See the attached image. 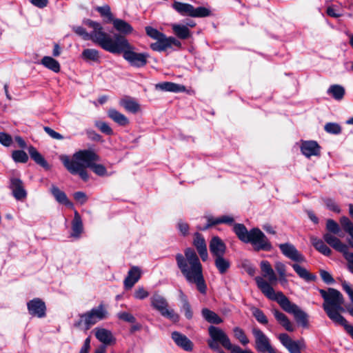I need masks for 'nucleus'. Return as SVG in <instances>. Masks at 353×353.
Returning <instances> with one entry per match:
<instances>
[{
	"mask_svg": "<svg viewBox=\"0 0 353 353\" xmlns=\"http://www.w3.org/2000/svg\"><path fill=\"white\" fill-rule=\"evenodd\" d=\"M59 159L70 174H78L84 181L89 179L87 168L100 176H105L107 173L104 165L97 163L100 161V157L93 150H80L74 152L72 157L62 154Z\"/></svg>",
	"mask_w": 353,
	"mask_h": 353,
	"instance_id": "f257e3e1",
	"label": "nucleus"
},
{
	"mask_svg": "<svg viewBox=\"0 0 353 353\" xmlns=\"http://www.w3.org/2000/svg\"><path fill=\"white\" fill-rule=\"evenodd\" d=\"M176 265L186 281L196 285L201 294H205L207 286L203 275V267L196 252L190 248L184 250V254L175 256Z\"/></svg>",
	"mask_w": 353,
	"mask_h": 353,
	"instance_id": "f03ea898",
	"label": "nucleus"
},
{
	"mask_svg": "<svg viewBox=\"0 0 353 353\" xmlns=\"http://www.w3.org/2000/svg\"><path fill=\"white\" fill-rule=\"evenodd\" d=\"M319 292L324 299L323 307L328 317L334 323L343 325L353 339V325H349L340 314V312L345 311L343 307L344 299L342 294L334 288H329L327 291L321 289Z\"/></svg>",
	"mask_w": 353,
	"mask_h": 353,
	"instance_id": "7ed1b4c3",
	"label": "nucleus"
},
{
	"mask_svg": "<svg viewBox=\"0 0 353 353\" xmlns=\"http://www.w3.org/2000/svg\"><path fill=\"white\" fill-rule=\"evenodd\" d=\"M259 283L262 293L268 299L276 301L285 312L293 314L299 324L303 327H307V314L303 310L296 304L292 303L282 292H275L274 288H271L262 279H259Z\"/></svg>",
	"mask_w": 353,
	"mask_h": 353,
	"instance_id": "20e7f679",
	"label": "nucleus"
},
{
	"mask_svg": "<svg viewBox=\"0 0 353 353\" xmlns=\"http://www.w3.org/2000/svg\"><path fill=\"white\" fill-rule=\"evenodd\" d=\"M106 51L112 54H121L132 66L141 68L147 63L148 54L146 53H137L134 47L130 44L125 37L115 34L112 37Z\"/></svg>",
	"mask_w": 353,
	"mask_h": 353,
	"instance_id": "39448f33",
	"label": "nucleus"
},
{
	"mask_svg": "<svg viewBox=\"0 0 353 353\" xmlns=\"http://www.w3.org/2000/svg\"><path fill=\"white\" fill-rule=\"evenodd\" d=\"M83 24L92 30L89 33L84 28L77 26L73 28L75 33L81 36L84 40H91L101 48L106 50L112 37L107 32H104L102 26L97 21L86 19L83 21Z\"/></svg>",
	"mask_w": 353,
	"mask_h": 353,
	"instance_id": "423d86ee",
	"label": "nucleus"
},
{
	"mask_svg": "<svg viewBox=\"0 0 353 353\" xmlns=\"http://www.w3.org/2000/svg\"><path fill=\"white\" fill-rule=\"evenodd\" d=\"M150 301L151 307L159 312L162 316L174 323L179 321V315L173 309L170 308L167 299L161 294L158 292L154 293L151 296Z\"/></svg>",
	"mask_w": 353,
	"mask_h": 353,
	"instance_id": "0eeeda50",
	"label": "nucleus"
},
{
	"mask_svg": "<svg viewBox=\"0 0 353 353\" xmlns=\"http://www.w3.org/2000/svg\"><path fill=\"white\" fill-rule=\"evenodd\" d=\"M208 333L210 339L208 341V345L210 349L219 351V343H220L225 349L231 350L233 344L222 329L210 325L208 327Z\"/></svg>",
	"mask_w": 353,
	"mask_h": 353,
	"instance_id": "6e6552de",
	"label": "nucleus"
},
{
	"mask_svg": "<svg viewBox=\"0 0 353 353\" xmlns=\"http://www.w3.org/2000/svg\"><path fill=\"white\" fill-rule=\"evenodd\" d=\"M108 312L103 304L98 307L92 308L90 311L80 315V320L75 324L76 326H80L84 324L85 329L89 330L91 326L96 324L99 321L106 318Z\"/></svg>",
	"mask_w": 353,
	"mask_h": 353,
	"instance_id": "1a4fd4ad",
	"label": "nucleus"
},
{
	"mask_svg": "<svg viewBox=\"0 0 353 353\" xmlns=\"http://www.w3.org/2000/svg\"><path fill=\"white\" fill-rule=\"evenodd\" d=\"M251 243L256 251H270L272 250L271 243L267 236L259 228H254L250 230L249 237L246 243Z\"/></svg>",
	"mask_w": 353,
	"mask_h": 353,
	"instance_id": "9d476101",
	"label": "nucleus"
},
{
	"mask_svg": "<svg viewBox=\"0 0 353 353\" xmlns=\"http://www.w3.org/2000/svg\"><path fill=\"white\" fill-rule=\"evenodd\" d=\"M252 333L254 337L255 349L261 353H278L271 345L270 339L259 328L254 327Z\"/></svg>",
	"mask_w": 353,
	"mask_h": 353,
	"instance_id": "9b49d317",
	"label": "nucleus"
},
{
	"mask_svg": "<svg viewBox=\"0 0 353 353\" xmlns=\"http://www.w3.org/2000/svg\"><path fill=\"white\" fill-rule=\"evenodd\" d=\"M260 268L262 272V276H256L254 279L257 287L261 291V288L259 285V279H262L263 281L268 283L271 288H273L272 285L276 284L277 283L278 278L270 262L268 261H262L260 263Z\"/></svg>",
	"mask_w": 353,
	"mask_h": 353,
	"instance_id": "f8f14e48",
	"label": "nucleus"
},
{
	"mask_svg": "<svg viewBox=\"0 0 353 353\" xmlns=\"http://www.w3.org/2000/svg\"><path fill=\"white\" fill-rule=\"evenodd\" d=\"M174 46L179 48H181V43L176 38L172 37H166L165 34H162L156 42L152 43L150 46V48L157 52H164Z\"/></svg>",
	"mask_w": 353,
	"mask_h": 353,
	"instance_id": "ddd939ff",
	"label": "nucleus"
},
{
	"mask_svg": "<svg viewBox=\"0 0 353 353\" xmlns=\"http://www.w3.org/2000/svg\"><path fill=\"white\" fill-rule=\"evenodd\" d=\"M278 339L290 353H301V350L305 348L303 339L294 341L286 333L280 334Z\"/></svg>",
	"mask_w": 353,
	"mask_h": 353,
	"instance_id": "4468645a",
	"label": "nucleus"
},
{
	"mask_svg": "<svg viewBox=\"0 0 353 353\" xmlns=\"http://www.w3.org/2000/svg\"><path fill=\"white\" fill-rule=\"evenodd\" d=\"M282 254L287 258L296 262H304L305 257L291 243H285L279 245Z\"/></svg>",
	"mask_w": 353,
	"mask_h": 353,
	"instance_id": "2eb2a0df",
	"label": "nucleus"
},
{
	"mask_svg": "<svg viewBox=\"0 0 353 353\" xmlns=\"http://www.w3.org/2000/svg\"><path fill=\"white\" fill-rule=\"evenodd\" d=\"M30 314L38 318L46 316V307L45 303L39 298L34 299L27 303Z\"/></svg>",
	"mask_w": 353,
	"mask_h": 353,
	"instance_id": "dca6fc26",
	"label": "nucleus"
},
{
	"mask_svg": "<svg viewBox=\"0 0 353 353\" xmlns=\"http://www.w3.org/2000/svg\"><path fill=\"white\" fill-rule=\"evenodd\" d=\"M323 239L332 248L343 253V255L348 252V247L343 243L339 238L334 236L333 234L325 233L323 235Z\"/></svg>",
	"mask_w": 353,
	"mask_h": 353,
	"instance_id": "f3484780",
	"label": "nucleus"
},
{
	"mask_svg": "<svg viewBox=\"0 0 353 353\" xmlns=\"http://www.w3.org/2000/svg\"><path fill=\"white\" fill-rule=\"evenodd\" d=\"M193 245L196 248L202 261H205L208 259V253L205 241L201 234L198 232L194 234Z\"/></svg>",
	"mask_w": 353,
	"mask_h": 353,
	"instance_id": "a211bd4d",
	"label": "nucleus"
},
{
	"mask_svg": "<svg viewBox=\"0 0 353 353\" xmlns=\"http://www.w3.org/2000/svg\"><path fill=\"white\" fill-rule=\"evenodd\" d=\"M209 248L210 252L214 257L223 256L226 250L225 244L219 236L212 238Z\"/></svg>",
	"mask_w": 353,
	"mask_h": 353,
	"instance_id": "6ab92c4d",
	"label": "nucleus"
},
{
	"mask_svg": "<svg viewBox=\"0 0 353 353\" xmlns=\"http://www.w3.org/2000/svg\"><path fill=\"white\" fill-rule=\"evenodd\" d=\"M10 188L16 199L21 200L26 196L27 194L21 179L18 178H12L10 179Z\"/></svg>",
	"mask_w": 353,
	"mask_h": 353,
	"instance_id": "aec40b11",
	"label": "nucleus"
},
{
	"mask_svg": "<svg viewBox=\"0 0 353 353\" xmlns=\"http://www.w3.org/2000/svg\"><path fill=\"white\" fill-rule=\"evenodd\" d=\"M172 339L179 347L184 350L191 351L193 348L192 342L185 335L179 332H173L172 333Z\"/></svg>",
	"mask_w": 353,
	"mask_h": 353,
	"instance_id": "412c9836",
	"label": "nucleus"
},
{
	"mask_svg": "<svg viewBox=\"0 0 353 353\" xmlns=\"http://www.w3.org/2000/svg\"><path fill=\"white\" fill-rule=\"evenodd\" d=\"M301 150L307 157L317 156L320 154V147L316 141H308L302 143Z\"/></svg>",
	"mask_w": 353,
	"mask_h": 353,
	"instance_id": "4be33fe9",
	"label": "nucleus"
},
{
	"mask_svg": "<svg viewBox=\"0 0 353 353\" xmlns=\"http://www.w3.org/2000/svg\"><path fill=\"white\" fill-rule=\"evenodd\" d=\"M141 270L138 267H132L128 272L127 277L124 280V285L126 289H130L139 280Z\"/></svg>",
	"mask_w": 353,
	"mask_h": 353,
	"instance_id": "5701e85b",
	"label": "nucleus"
},
{
	"mask_svg": "<svg viewBox=\"0 0 353 353\" xmlns=\"http://www.w3.org/2000/svg\"><path fill=\"white\" fill-rule=\"evenodd\" d=\"M95 336L100 342L105 345H110L115 341L112 332L105 328L97 327L95 329Z\"/></svg>",
	"mask_w": 353,
	"mask_h": 353,
	"instance_id": "b1692460",
	"label": "nucleus"
},
{
	"mask_svg": "<svg viewBox=\"0 0 353 353\" xmlns=\"http://www.w3.org/2000/svg\"><path fill=\"white\" fill-rule=\"evenodd\" d=\"M276 320L288 332H294L295 326L289 320L288 317L278 310L272 311Z\"/></svg>",
	"mask_w": 353,
	"mask_h": 353,
	"instance_id": "393cba45",
	"label": "nucleus"
},
{
	"mask_svg": "<svg viewBox=\"0 0 353 353\" xmlns=\"http://www.w3.org/2000/svg\"><path fill=\"white\" fill-rule=\"evenodd\" d=\"M172 7L182 16L191 17L192 12L193 11L192 5L183 3L177 0L174 1Z\"/></svg>",
	"mask_w": 353,
	"mask_h": 353,
	"instance_id": "a878e982",
	"label": "nucleus"
},
{
	"mask_svg": "<svg viewBox=\"0 0 353 353\" xmlns=\"http://www.w3.org/2000/svg\"><path fill=\"white\" fill-rule=\"evenodd\" d=\"M111 21L115 30L121 34H128L133 31V28L124 20L113 19Z\"/></svg>",
	"mask_w": 353,
	"mask_h": 353,
	"instance_id": "bb28decb",
	"label": "nucleus"
},
{
	"mask_svg": "<svg viewBox=\"0 0 353 353\" xmlns=\"http://www.w3.org/2000/svg\"><path fill=\"white\" fill-rule=\"evenodd\" d=\"M72 230L71 236L75 238H79L83 230L81 218L76 210L74 211V216L72 222Z\"/></svg>",
	"mask_w": 353,
	"mask_h": 353,
	"instance_id": "cd10ccee",
	"label": "nucleus"
},
{
	"mask_svg": "<svg viewBox=\"0 0 353 353\" xmlns=\"http://www.w3.org/2000/svg\"><path fill=\"white\" fill-rule=\"evenodd\" d=\"M156 88L168 92H179L185 90V86L172 82H163L156 85Z\"/></svg>",
	"mask_w": 353,
	"mask_h": 353,
	"instance_id": "c85d7f7f",
	"label": "nucleus"
},
{
	"mask_svg": "<svg viewBox=\"0 0 353 353\" xmlns=\"http://www.w3.org/2000/svg\"><path fill=\"white\" fill-rule=\"evenodd\" d=\"M108 115L119 125L125 126L129 123L128 119L115 109H110L108 112Z\"/></svg>",
	"mask_w": 353,
	"mask_h": 353,
	"instance_id": "c756f323",
	"label": "nucleus"
},
{
	"mask_svg": "<svg viewBox=\"0 0 353 353\" xmlns=\"http://www.w3.org/2000/svg\"><path fill=\"white\" fill-rule=\"evenodd\" d=\"M234 222V219L232 216H223L219 218L216 219H208V223L203 226V228H199L201 230H205L209 228L210 227L220 224V223H226V224H231Z\"/></svg>",
	"mask_w": 353,
	"mask_h": 353,
	"instance_id": "7c9ffc66",
	"label": "nucleus"
},
{
	"mask_svg": "<svg viewBox=\"0 0 353 353\" xmlns=\"http://www.w3.org/2000/svg\"><path fill=\"white\" fill-rule=\"evenodd\" d=\"M119 104L125 108V110L132 113H137L140 110L139 104L132 99H122Z\"/></svg>",
	"mask_w": 353,
	"mask_h": 353,
	"instance_id": "2f4dec72",
	"label": "nucleus"
},
{
	"mask_svg": "<svg viewBox=\"0 0 353 353\" xmlns=\"http://www.w3.org/2000/svg\"><path fill=\"white\" fill-rule=\"evenodd\" d=\"M201 314L205 320L208 323L220 324L223 322V319L217 314L208 308H203L201 310Z\"/></svg>",
	"mask_w": 353,
	"mask_h": 353,
	"instance_id": "473e14b6",
	"label": "nucleus"
},
{
	"mask_svg": "<svg viewBox=\"0 0 353 353\" xmlns=\"http://www.w3.org/2000/svg\"><path fill=\"white\" fill-rule=\"evenodd\" d=\"M310 241L312 245L321 253L325 256L330 255L332 251L325 244V243L320 239L311 236Z\"/></svg>",
	"mask_w": 353,
	"mask_h": 353,
	"instance_id": "72a5a7b5",
	"label": "nucleus"
},
{
	"mask_svg": "<svg viewBox=\"0 0 353 353\" xmlns=\"http://www.w3.org/2000/svg\"><path fill=\"white\" fill-rule=\"evenodd\" d=\"M172 29L177 37L181 39H186L191 36L189 28L185 25L173 24Z\"/></svg>",
	"mask_w": 353,
	"mask_h": 353,
	"instance_id": "f704fd0d",
	"label": "nucleus"
},
{
	"mask_svg": "<svg viewBox=\"0 0 353 353\" xmlns=\"http://www.w3.org/2000/svg\"><path fill=\"white\" fill-rule=\"evenodd\" d=\"M180 300L181 303V306L180 307L181 312L184 313L185 316L188 319H191L193 316V312L187 296L183 293H181Z\"/></svg>",
	"mask_w": 353,
	"mask_h": 353,
	"instance_id": "c9c22d12",
	"label": "nucleus"
},
{
	"mask_svg": "<svg viewBox=\"0 0 353 353\" xmlns=\"http://www.w3.org/2000/svg\"><path fill=\"white\" fill-rule=\"evenodd\" d=\"M233 230L240 241L246 243L249 237L250 231L247 230L243 224L235 223L233 227Z\"/></svg>",
	"mask_w": 353,
	"mask_h": 353,
	"instance_id": "e433bc0d",
	"label": "nucleus"
},
{
	"mask_svg": "<svg viewBox=\"0 0 353 353\" xmlns=\"http://www.w3.org/2000/svg\"><path fill=\"white\" fill-rule=\"evenodd\" d=\"M41 63L54 72L57 73L60 71L61 67L59 63L51 57H43L41 61Z\"/></svg>",
	"mask_w": 353,
	"mask_h": 353,
	"instance_id": "4c0bfd02",
	"label": "nucleus"
},
{
	"mask_svg": "<svg viewBox=\"0 0 353 353\" xmlns=\"http://www.w3.org/2000/svg\"><path fill=\"white\" fill-rule=\"evenodd\" d=\"M28 152L30 154V157L39 165L48 168V163L43 157V156L37 150V149L33 146H30L28 148Z\"/></svg>",
	"mask_w": 353,
	"mask_h": 353,
	"instance_id": "58836bf2",
	"label": "nucleus"
},
{
	"mask_svg": "<svg viewBox=\"0 0 353 353\" xmlns=\"http://www.w3.org/2000/svg\"><path fill=\"white\" fill-rule=\"evenodd\" d=\"M214 265L217 268L219 272L221 274L227 272L230 268V262L229 260L225 259L223 256H216L214 259Z\"/></svg>",
	"mask_w": 353,
	"mask_h": 353,
	"instance_id": "ea45409f",
	"label": "nucleus"
},
{
	"mask_svg": "<svg viewBox=\"0 0 353 353\" xmlns=\"http://www.w3.org/2000/svg\"><path fill=\"white\" fill-rule=\"evenodd\" d=\"M81 57L85 61L99 62L100 54L99 50L92 48L85 49L81 54Z\"/></svg>",
	"mask_w": 353,
	"mask_h": 353,
	"instance_id": "a19ab883",
	"label": "nucleus"
},
{
	"mask_svg": "<svg viewBox=\"0 0 353 353\" xmlns=\"http://www.w3.org/2000/svg\"><path fill=\"white\" fill-rule=\"evenodd\" d=\"M328 94H330L336 100H341L345 94V89L340 85H332L327 91Z\"/></svg>",
	"mask_w": 353,
	"mask_h": 353,
	"instance_id": "79ce46f5",
	"label": "nucleus"
},
{
	"mask_svg": "<svg viewBox=\"0 0 353 353\" xmlns=\"http://www.w3.org/2000/svg\"><path fill=\"white\" fill-rule=\"evenodd\" d=\"M292 268L294 269V270L296 272V273L301 279H303L307 281L313 280L314 276L312 274H310L305 268L301 267V265H299V264H296V263L292 264Z\"/></svg>",
	"mask_w": 353,
	"mask_h": 353,
	"instance_id": "37998d69",
	"label": "nucleus"
},
{
	"mask_svg": "<svg viewBox=\"0 0 353 353\" xmlns=\"http://www.w3.org/2000/svg\"><path fill=\"white\" fill-rule=\"evenodd\" d=\"M234 336L236 339L243 345H247L250 341L247 337L244 330L240 327H234L233 328Z\"/></svg>",
	"mask_w": 353,
	"mask_h": 353,
	"instance_id": "c03bdc74",
	"label": "nucleus"
},
{
	"mask_svg": "<svg viewBox=\"0 0 353 353\" xmlns=\"http://www.w3.org/2000/svg\"><path fill=\"white\" fill-rule=\"evenodd\" d=\"M50 192L54 196L55 199L60 203H63L66 201V199L68 198L65 193L59 190V188L56 185H52Z\"/></svg>",
	"mask_w": 353,
	"mask_h": 353,
	"instance_id": "a18cd8bd",
	"label": "nucleus"
},
{
	"mask_svg": "<svg viewBox=\"0 0 353 353\" xmlns=\"http://www.w3.org/2000/svg\"><path fill=\"white\" fill-rule=\"evenodd\" d=\"M211 15V10L205 7L194 8L191 17H205Z\"/></svg>",
	"mask_w": 353,
	"mask_h": 353,
	"instance_id": "49530a36",
	"label": "nucleus"
},
{
	"mask_svg": "<svg viewBox=\"0 0 353 353\" xmlns=\"http://www.w3.org/2000/svg\"><path fill=\"white\" fill-rule=\"evenodd\" d=\"M252 313L259 323L263 325H266L268 323V318L261 310L253 307L252 308Z\"/></svg>",
	"mask_w": 353,
	"mask_h": 353,
	"instance_id": "de8ad7c7",
	"label": "nucleus"
},
{
	"mask_svg": "<svg viewBox=\"0 0 353 353\" xmlns=\"http://www.w3.org/2000/svg\"><path fill=\"white\" fill-rule=\"evenodd\" d=\"M12 157L17 163H26L28 160V154L23 150H14L12 152Z\"/></svg>",
	"mask_w": 353,
	"mask_h": 353,
	"instance_id": "09e8293b",
	"label": "nucleus"
},
{
	"mask_svg": "<svg viewBox=\"0 0 353 353\" xmlns=\"http://www.w3.org/2000/svg\"><path fill=\"white\" fill-rule=\"evenodd\" d=\"M326 229L328 230V233L338 234L339 236H342V235L339 234L341 229L339 224L332 219H328L327 221Z\"/></svg>",
	"mask_w": 353,
	"mask_h": 353,
	"instance_id": "8fccbe9b",
	"label": "nucleus"
},
{
	"mask_svg": "<svg viewBox=\"0 0 353 353\" xmlns=\"http://www.w3.org/2000/svg\"><path fill=\"white\" fill-rule=\"evenodd\" d=\"M324 129L327 132L334 134H339L341 132V126L336 123H326Z\"/></svg>",
	"mask_w": 353,
	"mask_h": 353,
	"instance_id": "3c124183",
	"label": "nucleus"
},
{
	"mask_svg": "<svg viewBox=\"0 0 353 353\" xmlns=\"http://www.w3.org/2000/svg\"><path fill=\"white\" fill-rule=\"evenodd\" d=\"M95 126L98 128L101 132L105 134L111 135L113 134L112 128L105 122L97 121L95 122Z\"/></svg>",
	"mask_w": 353,
	"mask_h": 353,
	"instance_id": "603ef678",
	"label": "nucleus"
},
{
	"mask_svg": "<svg viewBox=\"0 0 353 353\" xmlns=\"http://www.w3.org/2000/svg\"><path fill=\"white\" fill-rule=\"evenodd\" d=\"M149 296V292L142 286L138 287L134 292V297L136 299L143 300Z\"/></svg>",
	"mask_w": 353,
	"mask_h": 353,
	"instance_id": "864d4df0",
	"label": "nucleus"
},
{
	"mask_svg": "<svg viewBox=\"0 0 353 353\" xmlns=\"http://www.w3.org/2000/svg\"><path fill=\"white\" fill-rule=\"evenodd\" d=\"M145 29L146 34L154 40H157L161 36H162V32H159L157 29L154 28L151 26H146Z\"/></svg>",
	"mask_w": 353,
	"mask_h": 353,
	"instance_id": "5fc2aeb1",
	"label": "nucleus"
},
{
	"mask_svg": "<svg viewBox=\"0 0 353 353\" xmlns=\"http://www.w3.org/2000/svg\"><path fill=\"white\" fill-rule=\"evenodd\" d=\"M117 317L125 322L134 323L136 322L135 317L130 313L127 312H121L117 314Z\"/></svg>",
	"mask_w": 353,
	"mask_h": 353,
	"instance_id": "6e6d98bb",
	"label": "nucleus"
},
{
	"mask_svg": "<svg viewBox=\"0 0 353 353\" xmlns=\"http://www.w3.org/2000/svg\"><path fill=\"white\" fill-rule=\"evenodd\" d=\"M340 223L343 228V229L348 233L351 232L353 230V223L346 216H343L340 219Z\"/></svg>",
	"mask_w": 353,
	"mask_h": 353,
	"instance_id": "4d7b16f0",
	"label": "nucleus"
},
{
	"mask_svg": "<svg viewBox=\"0 0 353 353\" xmlns=\"http://www.w3.org/2000/svg\"><path fill=\"white\" fill-rule=\"evenodd\" d=\"M12 142V137L3 132H0V143L3 146L9 147Z\"/></svg>",
	"mask_w": 353,
	"mask_h": 353,
	"instance_id": "13d9d810",
	"label": "nucleus"
},
{
	"mask_svg": "<svg viewBox=\"0 0 353 353\" xmlns=\"http://www.w3.org/2000/svg\"><path fill=\"white\" fill-rule=\"evenodd\" d=\"M97 10L102 16L107 17L110 21L114 19L108 6L98 7Z\"/></svg>",
	"mask_w": 353,
	"mask_h": 353,
	"instance_id": "bf43d9fd",
	"label": "nucleus"
},
{
	"mask_svg": "<svg viewBox=\"0 0 353 353\" xmlns=\"http://www.w3.org/2000/svg\"><path fill=\"white\" fill-rule=\"evenodd\" d=\"M324 202L327 208L330 210L338 213L340 212L339 207L333 199H326Z\"/></svg>",
	"mask_w": 353,
	"mask_h": 353,
	"instance_id": "052dcab7",
	"label": "nucleus"
},
{
	"mask_svg": "<svg viewBox=\"0 0 353 353\" xmlns=\"http://www.w3.org/2000/svg\"><path fill=\"white\" fill-rule=\"evenodd\" d=\"M320 276L322 280L327 284H332L334 282V280L332 275L325 270H321L320 271Z\"/></svg>",
	"mask_w": 353,
	"mask_h": 353,
	"instance_id": "680f3d73",
	"label": "nucleus"
},
{
	"mask_svg": "<svg viewBox=\"0 0 353 353\" xmlns=\"http://www.w3.org/2000/svg\"><path fill=\"white\" fill-rule=\"evenodd\" d=\"M44 131L52 139H57V140H61L63 139V137L59 134V132H57L50 127H44Z\"/></svg>",
	"mask_w": 353,
	"mask_h": 353,
	"instance_id": "e2e57ef3",
	"label": "nucleus"
},
{
	"mask_svg": "<svg viewBox=\"0 0 353 353\" xmlns=\"http://www.w3.org/2000/svg\"><path fill=\"white\" fill-rule=\"evenodd\" d=\"M274 268L278 272L279 276L286 274V265L283 262H275Z\"/></svg>",
	"mask_w": 353,
	"mask_h": 353,
	"instance_id": "0e129e2a",
	"label": "nucleus"
},
{
	"mask_svg": "<svg viewBox=\"0 0 353 353\" xmlns=\"http://www.w3.org/2000/svg\"><path fill=\"white\" fill-rule=\"evenodd\" d=\"M74 199L79 202L81 204H83L87 201V196L83 192H77L74 194Z\"/></svg>",
	"mask_w": 353,
	"mask_h": 353,
	"instance_id": "69168bd1",
	"label": "nucleus"
},
{
	"mask_svg": "<svg viewBox=\"0 0 353 353\" xmlns=\"http://www.w3.org/2000/svg\"><path fill=\"white\" fill-rule=\"evenodd\" d=\"M344 256L348 263V268L350 271L353 274V252L348 251Z\"/></svg>",
	"mask_w": 353,
	"mask_h": 353,
	"instance_id": "338daca9",
	"label": "nucleus"
},
{
	"mask_svg": "<svg viewBox=\"0 0 353 353\" xmlns=\"http://www.w3.org/2000/svg\"><path fill=\"white\" fill-rule=\"evenodd\" d=\"M178 228L183 235L185 236L188 234L189 226L187 223L180 221L178 223Z\"/></svg>",
	"mask_w": 353,
	"mask_h": 353,
	"instance_id": "774afa93",
	"label": "nucleus"
}]
</instances>
